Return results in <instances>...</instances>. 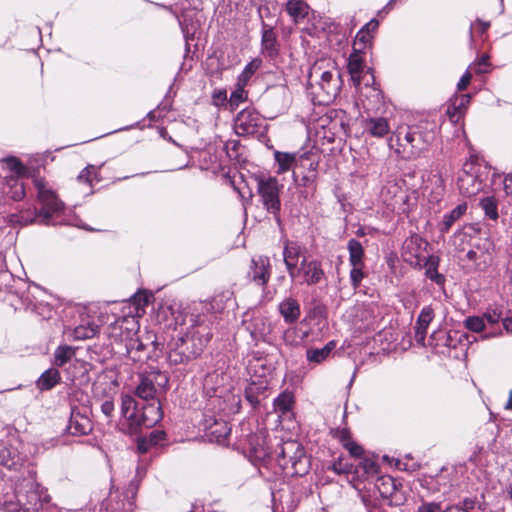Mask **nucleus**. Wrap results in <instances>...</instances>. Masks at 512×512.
Segmentation results:
<instances>
[{"label": "nucleus", "mask_w": 512, "mask_h": 512, "mask_svg": "<svg viewBox=\"0 0 512 512\" xmlns=\"http://www.w3.org/2000/svg\"><path fill=\"white\" fill-rule=\"evenodd\" d=\"M310 80H317L321 90L326 94V101L334 99L341 88V78L336 64L330 59H321L311 67Z\"/></svg>", "instance_id": "nucleus-1"}, {"label": "nucleus", "mask_w": 512, "mask_h": 512, "mask_svg": "<svg viewBox=\"0 0 512 512\" xmlns=\"http://www.w3.org/2000/svg\"><path fill=\"white\" fill-rule=\"evenodd\" d=\"M432 136L424 133L419 126L407 127L404 131L400 129L397 134V141L407 154V158H416L430 145Z\"/></svg>", "instance_id": "nucleus-2"}, {"label": "nucleus", "mask_w": 512, "mask_h": 512, "mask_svg": "<svg viewBox=\"0 0 512 512\" xmlns=\"http://www.w3.org/2000/svg\"><path fill=\"white\" fill-rule=\"evenodd\" d=\"M169 378L161 371H150L140 377L135 394L146 401H158L160 394L167 389Z\"/></svg>", "instance_id": "nucleus-3"}, {"label": "nucleus", "mask_w": 512, "mask_h": 512, "mask_svg": "<svg viewBox=\"0 0 512 512\" xmlns=\"http://www.w3.org/2000/svg\"><path fill=\"white\" fill-rule=\"evenodd\" d=\"M493 244L487 238H475L472 248L467 252L466 258L471 262V268L477 271L486 270L493 260Z\"/></svg>", "instance_id": "nucleus-4"}, {"label": "nucleus", "mask_w": 512, "mask_h": 512, "mask_svg": "<svg viewBox=\"0 0 512 512\" xmlns=\"http://www.w3.org/2000/svg\"><path fill=\"white\" fill-rule=\"evenodd\" d=\"M281 187L278 180L274 177L263 178L258 181V193L262 203L268 212L276 216L277 222H279L278 212L281 207L279 199Z\"/></svg>", "instance_id": "nucleus-5"}, {"label": "nucleus", "mask_w": 512, "mask_h": 512, "mask_svg": "<svg viewBox=\"0 0 512 512\" xmlns=\"http://www.w3.org/2000/svg\"><path fill=\"white\" fill-rule=\"evenodd\" d=\"M477 158H471L463 166L458 177V188L465 197H472L482 190V181L477 176Z\"/></svg>", "instance_id": "nucleus-6"}, {"label": "nucleus", "mask_w": 512, "mask_h": 512, "mask_svg": "<svg viewBox=\"0 0 512 512\" xmlns=\"http://www.w3.org/2000/svg\"><path fill=\"white\" fill-rule=\"evenodd\" d=\"M138 330L139 324L134 317H122L109 326L108 335L116 344L124 345L136 336Z\"/></svg>", "instance_id": "nucleus-7"}, {"label": "nucleus", "mask_w": 512, "mask_h": 512, "mask_svg": "<svg viewBox=\"0 0 512 512\" xmlns=\"http://www.w3.org/2000/svg\"><path fill=\"white\" fill-rule=\"evenodd\" d=\"M325 276L321 267V263L316 260L307 261L305 258L301 261V265L291 272L292 280H300L301 283L314 285L319 283Z\"/></svg>", "instance_id": "nucleus-8"}, {"label": "nucleus", "mask_w": 512, "mask_h": 512, "mask_svg": "<svg viewBox=\"0 0 512 512\" xmlns=\"http://www.w3.org/2000/svg\"><path fill=\"white\" fill-rule=\"evenodd\" d=\"M163 417L159 400L151 401L143 406L142 411L137 414L136 421L133 422V433L140 428H150L157 424Z\"/></svg>", "instance_id": "nucleus-9"}, {"label": "nucleus", "mask_w": 512, "mask_h": 512, "mask_svg": "<svg viewBox=\"0 0 512 512\" xmlns=\"http://www.w3.org/2000/svg\"><path fill=\"white\" fill-rule=\"evenodd\" d=\"M38 189V198L42 204V209L39 216L48 219L52 214L59 212L62 209V202L58 200L55 193L48 189L42 181L36 183Z\"/></svg>", "instance_id": "nucleus-10"}, {"label": "nucleus", "mask_w": 512, "mask_h": 512, "mask_svg": "<svg viewBox=\"0 0 512 512\" xmlns=\"http://www.w3.org/2000/svg\"><path fill=\"white\" fill-rule=\"evenodd\" d=\"M427 242L419 235H412L404 241L402 256L405 261L412 264H419L427 247Z\"/></svg>", "instance_id": "nucleus-11"}, {"label": "nucleus", "mask_w": 512, "mask_h": 512, "mask_svg": "<svg viewBox=\"0 0 512 512\" xmlns=\"http://www.w3.org/2000/svg\"><path fill=\"white\" fill-rule=\"evenodd\" d=\"M261 118L259 114L250 109L242 110L235 119V131L240 136L251 135L258 131Z\"/></svg>", "instance_id": "nucleus-12"}, {"label": "nucleus", "mask_w": 512, "mask_h": 512, "mask_svg": "<svg viewBox=\"0 0 512 512\" xmlns=\"http://www.w3.org/2000/svg\"><path fill=\"white\" fill-rule=\"evenodd\" d=\"M47 502H49V496L43 494L37 485L31 483L26 494H23V512H38Z\"/></svg>", "instance_id": "nucleus-13"}, {"label": "nucleus", "mask_w": 512, "mask_h": 512, "mask_svg": "<svg viewBox=\"0 0 512 512\" xmlns=\"http://www.w3.org/2000/svg\"><path fill=\"white\" fill-rule=\"evenodd\" d=\"M249 275L260 286H265L270 278V261L268 257L259 256L252 259Z\"/></svg>", "instance_id": "nucleus-14"}, {"label": "nucleus", "mask_w": 512, "mask_h": 512, "mask_svg": "<svg viewBox=\"0 0 512 512\" xmlns=\"http://www.w3.org/2000/svg\"><path fill=\"white\" fill-rule=\"evenodd\" d=\"M92 429L93 425L89 417L76 410L71 412L69 424L67 426V430L71 435H87L92 431Z\"/></svg>", "instance_id": "nucleus-15"}, {"label": "nucleus", "mask_w": 512, "mask_h": 512, "mask_svg": "<svg viewBox=\"0 0 512 512\" xmlns=\"http://www.w3.org/2000/svg\"><path fill=\"white\" fill-rule=\"evenodd\" d=\"M434 318V311L431 306H425L422 308L415 326V340L424 345L427 328Z\"/></svg>", "instance_id": "nucleus-16"}, {"label": "nucleus", "mask_w": 512, "mask_h": 512, "mask_svg": "<svg viewBox=\"0 0 512 512\" xmlns=\"http://www.w3.org/2000/svg\"><path fill=\"white\" fill-rule=\"evenodd\" d=\"M22 463L23 457L19 454L17 449L7 443L0 442V465L16 470Z\"/></svg>", "instance_id": "nucleus-17"}, {"label": "nucleus", "mask_w": 512, "mask_h": 512, "mask_svg": "<svg viewBox=\"0 0 512 512\" xmlns=\"http://www.w3.org/2000/svg\"><path fill=\"white\" fill-rule=\"evenodd\" d=\"M247 330L255 341H266L271 332V327L265 317L255 316L248 323Z\"/></svg>", "instance_id": "nucleus-18"}, {"label": "nucleus", "mask_w": 512, "mask_h": 512, "mask_svg": "<svg viewBox=\"0 0 512 512\" xmlns=\"http://www.w3.org/2000/svg\"><path fill=\"white\" fill-rule=\"evenodd\" d=\"M363 129L372 137L382 138L390 131L388 120L383 117H372L363 121Z\"/></svg>", "instance_id": "nucleus-19"}, {"label": "nucleus", "mask_w": 512, "mask_h": 512, "mask_svg": "<svg viewBox=\"0 0 512 512\" xmlns=\"http://www.w3.org/2000/svg\"><path fill=\"white\" fill-rule=\"evenodd\" d=\"M475 238H483L480 230L474 225H465L462 230L454 235V245L459 250H465V245L468 244L472 247Z\"/></svg>", "instance_id": "nucleus-20"}, {"label": "nucleus", "mask_w": 512, "mask_h": 512, "mask_svg": "<svg viewBox=\"0 0 512 512\" xmlns=\"http://www.w3.org/2000/svg\"><path fill=\"white\" fill-rule=\"evenodd\" d=\"M302 253V248L297 243L286 242L283 249V259L288 270L289 276L298 268L299 258Z\"/></svg>", "instance_id": "nucleus-21"}, {"label": "nucleus", "mask_w": 512, "mask_h": 512, "mask_svg": "<svg viewBox=\"0 0 512 512\" xmlns=\"http://www.w3.org/2000/svg\"><path fill=\"white\" fill-rule=\"evenodd\" d=\"M279 312L285 322L291 324L300 317V305L296 299L288 297L279 304Z\"/></svg>", "instance_id": "nucleus-22"}, {"label": "nucleus", "mask_w": 512, "mask_h": 512, "mask_svg": "<svg viewBox=\"0 0 512 512\" xmlns=\"http://www.w3.org/2000/svg\"><path fill=\"white\" fill-rule=\"evenodd\" d=\"M121 414L128 422L127 432L133 434V422L136 421L138 414L137 403L130 395H124L121 403Z\"/></svg>", "instance_id": "nucleus-23"}, {"label": "nucleus", "mask_w": 512, "mask_h": 512, "mask_svg": "<svg viewBox=\"0 0 512 512\" xmlns=\"http://www.w3.org/2000/svg\"><path fill=\"white\" fill-rule=\"evenodd\" d=\"M262 52L269 57H274L278 54V42L276 34L273 31V28L263 24L262 29Z\"/></svg>", "instance_id": "nucleus-24"}, {"label": "nucleus", "mask_w": 512, "mask_h": 512, "mask_svg": "<svg viewBox=\"0 0 512 512\" xmlns=\"http://www.w3.org/2000/svg\"><path fill=\"white\" fill-rule=\"evenodd\" d=\"M336 347L335 341H329L322 348H309L306 351V359L309 363L320 364L331 355Z\"/></svg>", "instance_id": "nucleus-25"}, {"label": "nucleus", "mask_w": 512, "mask_h": 512, "mask_svg": "<svg viewBox=\"0 0 512 512\" xmlns=\"http://www.w3.org/2000/svg\"><path fill=\"white\" fill-rule=\"evenodd\" d=\"M231 432V427L224 420H215V422L209 426L208 433L212 441L219 444L225 442Z\"/></svg>", "instance_id": "nucleus-26"}, {"label": "nucleus", "mask_w": 512, "mask_h": 512, "mask_svg": "<svg viewBox=\"0 0 512 512\" xmlns=\"http://www.w3.org/2000/svg\"><path fill=\"white\" fill-rule=\"evenodd\" d=\"M362 53L363 52H356L355 50H353L348 60V70L352 80L355 82L356 85L360 84L361 74L364 69V62L361 56Z\"/></svg>", "instance_id": "nucleus-27"}, {"label": "nucleus", "mask_w": 512, "mask_h": 512, "mask_svg": "<svg viewBox=\"0 0 512 512\" xmlns=\"http://www.w3.org/2000/svg\"><path fill=\"white\" fill-rule=\"evenodd\" d=\"M4 192L13 200H20L25 195L24 185L17 176H7L4 183Z\"/></svg>", "instance_id": "nucleus-28"}, {"label": "nucleus", "mask_w": 512, "mask_h": 512, "mask_svg": "<svg viewBox=\"0 0 512 512\" xmlns=\"http://www.w3.org/2000/svg\"><path fill=\"white\" fill-rule=\"evenodd\" d=\"M308 5L301 0H289L286 4V11L294 22H299L308 15Z\"/></svg>", "instance_id": "nucleus-29"}, {"label": "nucleus", "mask_w": 512, "mask_h": 512, "mask_svg": "<svg viewBox=\"0 0 512 512\" xmlns=\"http://www.w3.org/2000/svg\"><path fill=\"white\" fill-rule=\"evenodd\" d=\"M467 210V204L461 203L457 205L450 213L445 214L443 216V221L441 223V232L446 233L451 228V226L462 217Z\"/></svg>", "instance_id": "nucleus-30"}, {"label": "nucleus", "mask_w": 512, "mask_h": 512, "mask_svg": "<svg viewBox=\"0 0 512 512\" xmlns=\"http://www.w3.org/2000/svg\"><path fill=\"white\" fill-rule=\"evenodd\" d=\"M99 327L94 323H83L76 326L72 330V338L74 340H86L93 338L98 333Z\"/></svg>", "instance_id": "nucleus-31"}, {"label": "nucleus", "mask_w": 512, "mask_h": 512, "mask_svg": "<svg viewBox=\"0 0 512 512\" xmlns=\"http://www.w3.org/2000/svg\"><path fill=\"white\" fill-rule=\"evenodd\" d=\"M60 380V373L55 368L46 370L37 380V386L41 390H49Z\"/></svg>", "instance_id": "nucleus-32"}, {"label": "nucleus", "mask_w": 512, "mask_h": 512, "mask_svg": "<svg viewBox=\"0 0 512 512\" xmlns=\"http://www.w3.org/2000/svg\"><path fill=\"white\" fill-rule=\"evenodd\" d=\"M349 251V263L351 266L364 265V249L361 243L356 239H350L347 244Z\"/></svg>", "instance_id": "nucleus-33"}, {"label": "nucleus", "mask_w": 512, "mask_h": 512, "mask_svg": "<svg viewBox=\"0 0 512 512\" xmlns=\"http://www.w3.org/2000/svg\"><path fill=\"white\" fill-rule=\"evenodd\" d=\"M124 350L127 356L133 361H140L145 345L139 340L138 336H134L124 345Z\"/></svg>", "instance_id": "nucleus-34"}, {"label": "nucleus", "mask_w": 512, "mask_h": 512, "mask_svg": "<svg viewBox=\"0 0 512 512\" xmlns=\"http://www.w3.org/2000/svg\"><path fill=\"white\" fill-rule=\"evenodd\" d=\"M294 404V396L289 391H284L274 400V409L280 415L289 412Z\"/></svg>", "instance_id": "nucleus-35"}, {"label": "nucleus", "mask_w": 512, "mask_h": 512, "mask_svg": "<svg viewBox=\"0 0 512 512\" xmlns=\"http://www.w3.org/2000/svg\"><path fill=\"white\" fill-rule=\"evenodd\" d=\"M274 157L276 162L278 163L279 174L289 171L296 162V154L295 153H285L276 151L274 153Z\"/></svg>", "instance_id": "nucleus-36"}, {"label": "nucleus", "mask_w": 512, "mask_h": 512, "mask_svg": "<svg viewBox=\"0 0 512 512\" xmlns=\"http://www.w3.org/2000/svg\"><path fill=\"white\" fill-rule=\"evenodd\" d=\"M376 487L384 498H389L396 490L395 480L390 476L379 477L376 481Z\"/></svg>", "instance_id": "nucleus-37"}, {"label": "nucleus", "mask_w": 512, "mask_h": 512, "mask_svg": "<svg viewBox=\"0 0 512 512\" xmlns=\"http://www.w3.org/2000/svg\"><path fill=\"white\" fill-rule=\"evenodd\" d=\"M75 354L74 349L68 345L59 346L54 353V363L57 366L66 364Z\"/></svg>", "instance_id": "nucleus-38"}, {"label": "nucleus", "mask_w": 512, "mask_h": 512, "mask_svg": "<svg viewBox=\"0 0 512 512\" xmlns=\"http://www.w3.org/2000/svg\"><path fill=\"white\" fill-rule=\"evenodd\" d=\"M99 168L94 165H88L86 168H84L80 174L77 177V180L80 183L87 184L89 186H92L93 182H99L100 179L98 178Z\"/></svg>", "instance_id": "nucleus-39"}, {"label": "nucleus", "mask_w": 512, "mask_h": 512, "mask_svg": "<svg viewBox=\"0 0 512 512\" xmlns=\"http://www.w3.org/2000/svg\"><path fill=\"white\" fill-rule=\"evenodd\" d=\"M372 39L373 34L361 29L354 39L353 50L356 52H364L371 45Z\"/></svg>", "instance_id": "nucleus-40"}, {"label": "nucleus", "mask_w": 512, "mask_h": 512, "mask_svg": "<svg viewBox=\"0 0 512 512\" xmlns=\"http://www.w3.org/2000/svg\"><path fill=\"white\" fill-rule=\"evenodd\" d=\"M262 60L259 58H255L251 60L243 69L241 74L238 76L237 80L241 82V84H248L250 78L255 74V72L261 67Z\"/></svg>", "instance_id": "nucleus-41"}, {"label": "nucleus", "mask_w": 512, "mask_h": 512, "mask_svg": "<svg viewBox=\"0 0 512 512\" xmlns=\"http://www.w3.org/2000/svg\"><path fill=\"white\" fill-rule=\"evenodd\" d=\"M425 275L431 281L435 282L439 286H444L445 277L437 271V262L433 258H429L426 262Z\"/></svg>", "instance_id": "nucleus-42"}, {"label": "nucleus", "mask_w": 512, "mask_h": 512, "mask_svg": "<svg viewBox=\"0 0 512 512\" xmlns=\"http://www.w3.org/2000/svg\"><path fill=\"white\" fill-rule=\"evenodd\" d=\"M22 493L8 496L3 502L4 512H23Z\"/></svg>", "instance_id": "nucleus-43"}, {"label": "nucleus", "mask_w": 512, "mask_h": 512, "mask_svg": "<svg viewBox=\"0 0 512 512\" xmlns=\"http://www.w3.org/2000/svg\"><path fill=\"white\" fill-rule=\"evenodd\" d=\"M246 85L247 84H241V82L237 80L235 90L231 93L229 99L230 105L232 107H237L240 103L247 100L248 95L247 91L245 90Z\"/></svg>", "instance_id": "nucleus-44"}, {"label": "nucleus", "mask_w": 512, "mask_h": 512, "mask_svg": "<svg viewBox=\"0 0 512 512\" xmlns=\"http://www.w3.org/2000/svg\"><path fill=\"white\" fill-rule=\"evenodd\" d=\"M431 183L435 185V189L430 193V200L438 202L444 195L445 185L444 181L439 175H433L430 179Z\"/></svg>", "instance_id": "nucleus-45"}, {"label": "nucleus", "mask_w": 512, "mask_h": 512, "mask_svg": "<svg viewBox=\"0 0 512 512\" xmlns=\"http://www.w3.org/2000/svg\"><path fill=\"white\" fill-rule=\"evenodd\" d=\"M480 206L484 210L486 216L493 220L497 219V204L494 198L486 197L482 199L480 202Z\"/></svg>", "instance_id": "nucleus-46"}, {"label": "nucleus", "mask_w": 512, "mask_h": 512, "mask_svg": "<svg viewBox=\"0 0 512 512\" xmlns=\"http://www.w3.org/2000/svg\"><path fill=\"white\" fill-rule=\"evenodd\" d=\"M464 326L472 332L480 333L485 329L484 318L470 316L464 320Z\"/></svg>", "instance_id": "nucleus-47"}, {"label": "nucleus", "mask_w": 512, "mask_h": 512, "mask_svg": "<svg viewBox=\"0 0 512 512\" xmlns=\"http://www.w3.org/2000/svg\"><path fill=\"white\" fill-rule=\"evenodd\" d=\"M294 450H299V453H302V450L299 449V445L296 442H286L282 445L280 452L278 453V457L285 460L288 458L289 462L294 464V457L290 455V453Z\"/></svg>", "instance_id": "nucleus-48"}, {"label": "nucleus", "mask_w": 512, "mask_h": 512, "mask_svg": "<svg viewBox=\"0 0 512 512\" xmlns=\"http://www.w3.org/2000/svg\"><path fill=\"white\" fill-rule=\"evenodd\" d=\"M377 464L375 461L369 458H364L358 464L356 468V472L359 473L360 470L363 471V475H374L377 473Z\"/></svg>", "instance_id": "nucleus-49"}, {"label": "nucleus", "mask_w": 512, "mask_h": 512, "mask_svg": "<svg viewBox=\"0 0 512 512\" xmlns=\"http://www.w3.org/2000/svg\"><path fill=\"white\" fill-rule=\"evenodd\" d=\"M364 265L352 266L350 271V280L354 289L360 286L361 281L364 278V272L362 271Z\"/></svg>", "instance_id": "nucleus-50"}, {"label": "nucleus", "mask_w": 512, "mask_h": 512, "mask_svg": "<svg viewBox=\"0 0 512 512\" xmlns=\"http://www.w3.org/2000/svg\"><path fill=\"white\" fill-rule=\"evenodd\" d=\"M7 165L10 171L14 173L13 176L19 177L25 173V167L16 158L7 159Z\"/></svg>", "instance_id": "nucleus-51"}, {"label": "nucleus", "mask_w": 512, "mask_h": 512, "mask_svg": "<svg viewBox=\"0 0 512 512\" xmlns=\"http://www.w3.org/2000/svg\"><path fill=\"white\" fill-rule=\"evenodd\" d=\"M135 490H131V496L127 497L125 501L117 502L116 506L112 507L113 511L125 510L130 511L134 505Z\"/></svg>", "instance_id": "nucleus-52"}, {"label": "nucleus", "mask_w": 512, "mask_h": 512, "mask_svg": "<svg viewBox=\"0 0 512 512\" xmlns=\"http://www.w3.org/2000/svg\"><path fill=\"white\" fill-rule=\"evenodd\" d=\"M452 102L453 108L455 110H459V112L462 114L470 102V96L468 94H463L456 97Z\"/></svg>", "instance_id": "nucleus-53"}, {"label": "nucleus", "mask_w": 512, "mask_h": 512, "mask_svg": "<svg viewBox=\"0 0 512 512\" xmlns=\"http://www.w3.org/2000/svg\"><path fill=\"white\" fill-rule=\"evenodd\" d=\"M441 503L423 502L417 509V512H444Z\"/></svg>", "instance_id": "nucleus-54"}, {"label": "nucleus", "mask_w": 512, "mask_h": 512, "mask_svg": "<svg viewBox=\"0 0 512 512\" xmlns=\"http://www.w3.org/2000/svg\"><path fill=\"white\" fill-rule=\"evenodd\" d=\"M481 318H484V323L487 322L493 325L501 320V313L497 310H493L485 313Z\"/></svg>", "instance_id": "nucleus-55"}, {"label": "nucleus", "mask_w": 512, "mask_h": 512, "mask_svg": "<svg viewBox=\"0 0 512 512\" xmlns=\"http://www.w3.org/2000/svg\"><path fill=\"white\" fill-rule=\"evenodd\" d=\"M149 443L153 445H157L162 442L165 438V433L163 431H152L148 437H145Z\"/></svg>", "instance_id": "nucleus-56"}, {"label": "nucleus", "mask_w": 512, "mask_h": 512, "mask_svg": "<svg viewBox=\"0 0 512 512\" xmlns=\"http://www.w3.org/2000/svg\"><path fill=\"white\" fill-rule=\"evenodd\" d=\"M212 98L215 105H220L226 101L227 93L225 90L222 89L216 90L213 92Z\"/></svg>", "instance_id": "nucleus-57"}, {"label": "nucleus", "mask_w": 512, "mask_h": 512, "mask_svg": "<svg viewBox=\"0 0 512 512\" xmlns=\"http://www.w3.org/2000/svg\"><path fill=\"white\" fill-rule=\"evenodd\" d=\"M101 411L105 416L110 417L114 411L113 401L111 399L103 401L101 404Z\"/></svg>", "instance_id": "nucleus-58"}, {"label": "nucleus", "mask_w": 512, "mask_h": 512, "mask_svg": "<svg viewBox=\"0 0 512 512\" xmlns=\"http://www.w3.org/2000/svg\"><path fill=\"white\" fill-rule=\"evenodd\" d=\"M346 448L349 453L354 457H361L363 454V449L361 446L357 445L354 442H349L346 444Z\"/></svg>", "instance_id": "nucleus-59"}, {"label": "nucleus", "mask_w": 512, "mask_h": 512, "mask_svg": "<svg viewBox=\"0 0 512 512\" xmlns=\"http://www.w3.org/2000/svg\"><path fill=\"white\" fill-rule=\"evenodd\" d=\"M471 78H472V75L470 72H466L459 80L458 84H457V87H458V90L462 91L464 89L467 88V86L469 85L470 81H471Z\"/></svg>", "instance_id": "nucleus-60"}, {"label": "nucleus", "mask_w": 512, "mask_h": 512, "mask_svg": "<svg viewBox=\"0 0 512 512\" xmlns=\"http://www.w3.org/2000/svg\"><path fill=\"white\" fill-rule=\"evenodd\" d=\"M151 446H153V444L149 443L145 437H142L138 440L137 448L140 453L148 452Z\"/></svg>", "instance_id": "nucleus-61"}, {"label": "nucleus", "mask_w": 512, "mask_h": 512, "mask_svg": "<svg viewBox=\"0 0 512 512\" xmlns=\"http://www.w3.org/2000/svg\"><path fill=\"white\" fill-rule=\"evenodd\" d=\"M447 115L449 116L450 120L453 122H457L461 117V112L459 110H455L453 108V102L448 106L447 108Z\"/></svg>", "instance_id": "nucleus-62"}, {"label": "nucleus", "mask_w": 512, "mask_h": 512, "mask_svg": "<svg viewBox=\"0 0 512 512\" xmlns=\"http://www.w3.org/2000/svg\"><path fill=\"white\" fill-rule=\"evenodd\" d=\"M352 469V465L348 466L347 464H342L341 461L333 464V470L337 473H350Z\"/></svg>", "instance_id": "nucleus-63"}, {"label": "nucleus", "mask_w": 512, "mask_h": 512, "mask_svg": "<svg viewBox=\"0 0 512 512\" xmlns=\"http://www.w3.org/2000/svg\"><path fill=\"white\" fill-rule=\"evenodd\" d=\"M490 24L489 22H484L482 20H477L476 22L471 24L470 30L479 29L481 33H484L488 28Z\"/></svg>", "instance_id": "nucleus-64"}]
</instances>
